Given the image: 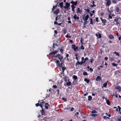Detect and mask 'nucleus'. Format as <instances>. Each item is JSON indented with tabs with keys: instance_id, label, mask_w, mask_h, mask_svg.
Returning a JSON list of instances; mask_svg holds the SVG:
<instances>
[{
	"instance_id": "f257e3e1",
	"label": "nucleus",
	"mask_w": 121,
	"mask_h": 121,
	"mask_svg": "<svg viewBox=\"0 0 121 121\" xmlns=\"http://www.w3.org/2000/svg\"><path fill=\"white\" fill-rule=\"evenodd\" d=\"M89 15L88 14L86 13L83 15V20L84 22V23L86 22L88 20L89 18Z\"/></svg>"
},
{
	"instance_id": "f03ea898",
	"label": "nucleus",
	"mask_w": 121,
	"mask_h": 121,
	"mask_svg": "<svg viewBox=\"0 0 121 121\" xmlns=\"http://www.w3.org/2000/svg\"><path fill=\"white\" fill-rule=\"evenodd\" d=\"M70 4L66 2L65 5L64 6V8L66 10H68L70 9Z\"/></svg>"
},
{
	"instance_id": "7ed1b4c3",
	"label": "nucleus",
	"mask_w": 121,
	"mask_h": 121,
	"mask_svg": "<svg viewBox=\"0 0 121 121\" xmlns=\"http://www.w3.org/2000/svg\"><path fill=\"white\" fill-rule=\"evenodd\" d=\"M53 56L54 57H58V58L60 59V61H61V60L62 59V56H61L59 54H57L56 55L55 54H54Z\"/></svg>"
},
{
	"instance_id": "20e7f679",
	"label": "nucleus",
	"mask_w": 121,
	"mask_h": 121,
	"mask_svg": "<svg viewBox=\"0 0 121 121\" xmlns=\"http://www.w3.org/2000/svg\"><path fill=\"white\" fill-rule=\"evenodd\" d=\"M60 62H59L58 60H56V62L57 64L58 65L60 66H61L62 64V62L61 61H60Z\"/></svg>"
},
{
	"instance_id": "39448f33",
	"label": "nucleus",
	"mask_w": 121,
	"mask_h": 121,
	"mask_svg": "<svg viewBox=\"0 0 121 121\" xmlns=\"http://www.w3.org/2000/svg\"><path fill=\"white\" fill-rule=\"evenodd\" d=\"M76 12L77 13H79L81 14L82 13V10H80V9L79 8H78L76 10Z\"/></svg>"
},
{
	"instance_id": "423d86ee",
	"label": "nucleus",
	"mask_w": 121,
	"mask_h": 121,
	"mask_svg": "<svg viewBox=\"0 0 121 121\" xmlns=\"http://www.w3.org/2000/svg\"><path fill=\"white\" fill-rule=\"evenodd\" d=\"M111 1L110 0H108L107 1L106 5L108 6H109L111 4Z\"/></svg>"
},
{
	"instance_id": "0eeeda50",
	"label": "nucleus",
	"mask_w": 121,
	"mask_h": 121,
	"mask_svg": "<svg viewBox=\"0 0 121 121\" xmlns=\"http://www.w3.org/2000/svg\"><path fill=\"white\" fill-rule=\"evenodd\" d=\"M85 62V60H84L82 62H80L79 61H77L76 64V66L77 65H81L82 64H84Z\"/></svg>"
},
{
	"instance_id": "6e6552de",
	"label": "nucleus",
	"mask_w": 121,
	"mask_h": 121,
	"mask_svg": "<svg viewBox=\"0 0 121 121\" xmlns=\"http://www.w3.org/2000/svg\"><path fill=\"white\" fill-rule=\"evenodd\" d=\"M102 80L101 77L100 76H98L96 77V81H100Z\"/></svg>"
},
{
	"instance_id": "1a4fd4ad",
	"label": "nucleus",
	"mask_w": 121,
	"mask_h": 121,
	"mask_svg": "<svg viewBox=\"0 0 121 121\" xmlns=\"http://www.w3.org/2000/svg\"><path fill=\"white\" fill-rule=\"evenodd\" d=\"M119 18L117 17H115L114 19V21L116 22V24L117 25H118L119 24V22L118 21Z\"/></svg>"
},
{
	"instance_id": "9d476101",
	"label": "nucleus",
	"mask_w": 121,
	"mask_h": 121,
	"mask_svg": "<svg viewBox=\"0 0 121 121\" xmlns=\"http://www.w3.org/2000/svg\"><path fill=\"white\" fill-rule=\"evenodd\" d=\"M59 12L60 10L59 9H57L54 12V14L57 15L58 13Z\"/></svg>"
},
{
	"instance_id": "9b49d317",
	"label": "nucleus",
	"mask_w": 121,
	"mask_h": 121,
	"mask_svg": "<svg viewBox=\"0 0 121 121\" xmlns=\"http://www.w3.org/2000/svg\"><path fill=\"white\" fill-rule=\"evenodd\" d=\"M115 89L118 90L119 91H121V87L120 86H116Z\"/></svg>"
},
{
	"instance_id": "f8f14e48",
	"label": "nucleus",
	"mask_w": 121,
	"mask_h": 121,
	"mask_svg": "<svg viewBox=\"0 0 121 121\" xmlns=\"http://www.w3.org/2000/svg\"><path fill=\"white\" fill-rule=\"evenodd\" d=\"M100 19L103 23H104V25H105V23L106 22V21L105 19H103L102 18H100Z\"/></svg>"
},
{
	"instance_id": "ddd939ff",
	"label": "nucleus",
	"mask_w": 121,
	"mask_h": 121,
	"mask_svg": "<svg viewBox=\"0 0 121 121\" xmlns=\"http://www.w3.org/2000/svg\"><path fill=\"white\" fill-rule=\"evenodd\" d=\"M73 18L75 20L77 19V20H78L79 17H77V15L76 14H75L73 16Z\"/></svg>"
},
{
	"instance_id": "4468645a",
	"label": "nucleus",
	"mask_w": 121,
	"mask_h": 121,
	"mask_svg": "<svg viewBox=\"0 0 121 121\" xmlns=\"http://www.w3.org/2000/svg\"><path fill=\"white\" fill-rule=\"evenodd\" d=\"M42 108V110L40 111V112L41 113V114L42 115H44L45 114V112L44 111V110L43 108V106H40Z\"/></svg>"
},
{
	"instance_id": "2eb2a0df",
	"label": "nucleus",
	"mask_w": 121,
	"mask_h": 121,
	"mask_svg": "<svg viewBox=\"0 0 121 121\" xmlns=\"http://www.w3.org/2000/svg\"><path fill=\"white\" fill-rule=\"evenodd\" d=\"M95 13V11L94 10H93L92 11H91V12L90 13L91 16V17L93 15V14L94 13Z\"/></svg>"
},
{
	"instance_id": "dca6fc26",
	"label": "nucleus",
	"mask_w": 121,
	"mask_h": 121,
	"mask_svg": "<svg viewBox=\"0 0 121 121\" xmlns=\"http://www.w3.org/2000/svg\"><path fill=\"white\" fill-rule=\"evenodd\" d=\"M70 3L72 4H74L76 6L77 5V1L74 2L73 1H71Z\"/></svg>"
},
{
	"instance_id": "f3484780",
	"label": "nucleus",
	"mask_w": 121,
	"mask_h": 121,
	"mask_svg": "<svg viewBox=\"0 0 121 121\" xmlns=\"http://www.w3.org/2000/svg\"><path fill=\"white\" fill-rule=\"evenodd\" d=\"M71 7L72 8V10L73 11H74V9L75 8V7L73 5H72L71 6Z\"/></svg>"
},
{
	"instance_id": "a211bd4d",
	"label": "nucleus",
	"mask_w": 121,
	"mask_h": 121,
	"mask_svg": "<svg viewBox=\"0 0 121 121\" xmlns=\"http://www.w3.org/2000/svg\"><path fill=\"white\" fill-rule=\"evenodd\" d=\"M107 85V83H105L103 84V86L102 87H105Z\"/></svg>"
},
{
	"instance_id": "6ab92c4d",
	"label": "nucleus",
	"mask_w": 121,
	"mask_h": 121,
	"mask_svg": "<svg viewBox=\"0 0 121 121\" xmlns=\"http://www.w3.org/2000/svg\"><path fill=\"white\" fill-rule=\"evenodd\" d=\"M94 1H93L92 2V4L93 5H91V7H95L96 6V5H95L94 4Z\"/></svg>"
},
{
	"instance_id": "aec40b11",
	"label": "nucleus",
	"mask_w": 121,
	"mask_h": 121,
	"mask_svg": "<svg viewBox=\"0 0 121 121\" xmlns=\"http://www.w3.org/2000/svg\"><path fill=\"white\" fill-rule=\"evenodd\" d=\"M84 80L87 83H88L90 82V81L86 78H85L84 79Z\"/></svg>"
},
{
	"instance_id": "412c9836",
	"label": "nucleus",
	"mask_w": 121,
	"mask_h": 121,
	"mask_svg": "<svg viewBox=\"0 0 121 121\" xmlns=\"http://www.w3.org/2000/svg\"><path fill=\"white\" fill-rule=\"evenodd\" d=\"M63 2H62L61 3H60L59 4V5L61 7H63Z\"/></svg>"
},
{
	"instance_id": "4be33fe9",
	"label": "nucleus",
	"mask_w": 121,
	"mask_h": 121,
	"mask_svg": "<svg viewBox=\"0 0 121 121\" xmlns=\"http://www.w3.org/2000/svg\"><path fill=\"white\" fill-rule=\"evenodd\" d=\"M109 37L111 39H113L114 38L113 36L112 35H110L109 36Z\"/></svg>"
},
{
	"instance_id": "5701e85b",
	"label": "nucleus",
	"mask_w": 121,
	"mask_h": 121,
	"mask_svg": "<svg viewBox=\"0 0 121 121\" xmlns=\"http://www.w3.org/2000/svg\"><path fill=\"white\" fill-rule=\"evenodd\" d=\"M92 97L91 96H89L88 97V100H91L92 99Z\"/></svg>"
},
{
	"instance_id": "b1692460",
	"label": "nucleus",
	"mask_w": 121,
	"mask_h": 121,
	"mask_svg": "<svg viewBox=\"0 0 121 121\" xmlns=\"http://www.w3.org/2000/svg\"><path fill=\"white\" fill-rule=\"evenodd\" d=\"M113 53L115 54L116 55H117L118 56H119V53L116 52H114Z\"/></svg>"
},
{
	"instance_id": "393cba45",
	"label": "nucleus",
	"mask_w": 121,
	"mask_h": 121,
	"mask_svg": "<svg viewBox=\"0 0 121 121\" xmlns=\"http://www.w3.org/2000/svg\"><path fill=\"white\" fill-rule=\"evenodd\" d=\"M48 106H50V105L48 103H46V109H48Z\"/></svg>"
},
{
	"instance_id": "a878e982",
	"label": "nucleus",
	"mask_w": 121,
	"mask_h": 121,
	"mask_svg": "<svg viewBox=\"0 0 121 121\" xmlns=\"http://www.w3.org/2000/svg\"><path fill=\"white\" fill-rule=\"evenodd\" d=\"M73 78L74 79H76L77 78V77L75 75H74L73 76Z\"/></svg>"
},
{
	"instance_id": "bb28decb",
	"label": "nucleus",
	"mask_w": 121,
	"mask_h": 121,
	"mask_svg": "<svg viewBox=\"0 0 121 121\" xmlns=\"http://www.w3.org/2000/svg\"><path fill=\"white\" fill-rule=\"evenodd\" d=\"M83 74L85 75H88L87 73L85 72H84L83 73Z\"/></svg>"
},
{
	"instance_id": "cd10ccee",
	"label": "nucleus",
	"mask_w": 121,
	"mask_h": 121,
	"mask_svg": "<svg viewBox=\"0 0 121 121\" xmlns=\"http://www.w3.org/2000/svg\"><path fill=\"white\" fill-rule=\"evenodd\" d=\"M91 113H97V112L95 110H93L91 111Z\"/></svg>"
},
{
	"instance_id": "c85d7f7f",
	"label": "nucleus",
	"mask_w": 121,
	"mask_h": 121,
	"mask_svg": "<svg viewBox=\"0 0 121 121\" xmlns=\"http://www.w3.org/2000/svg\"><path fill=\"white\" fill-rule=\"evenodd\" d=\"M98 115L97 114H92L91 115V116L95 117L96 116H97Z\"/></svg>"
},
{
	"instance_id": "c756f323",
	"label": "nucleus",
	"mask_w": 121,
	"mask_h": 121,
	"mask_svg": "<svg viewBox=\"0 0 121 121\" xmlns=\"http://www.w3.org/2000/svg\"><path fill=\"white\" fill-rule=\"evenodd\" d=\"M57 51H54L52 52V54H56V53H57Z\"/></svg>"
},
{
	"instance_id": "7c9ffc66",
	"label": "nucleus",
	"mask_w": 121,
	"mask_h": 121,
	"mask_svg": "<svg viewBox=\"0 0 121 121\" xmlns=\"http://www.w3.org/2000/svg\"><path fill=\"white\" fill-rule=\"evenodd\" d=\"M66 68L65 67H62V72H63L66 69Z\"/></svg>"
},
{
	"instance_id": "2f4dec72",
	"label": "nucleus",
	"mask_w": 121,
	"mask_h": 121,
	"mask_svg": "<svg viewBox=\"0 0 121 121\" xmlns=\"http://www.w3.org/2000/svg\"><path fill=\"white\" fill-rule=\"evenodd\" d=\"M78 49V47H75L74 48H73V50L75 51H76Z\"/></svg>"
},
{
	"instance_id": "473e14b6",
	"label": "nucleus",
	"mask_w": 121,
	"mask_h": 121,
	"mask_svg": "<svg viewBox=\"0 0 121 121\" xmlns=\"http://www.w3.org/2000/svg\"><path fill=\"white\" fill-rule=\"evenodd\" d=\"M66 84L68 86H69L70 85L71 83L69 82H67Z\"/></svg>"
},
{
	"instance_id": "72a5a7b5",
	"label": "nucleus",
	"mask_w": 121,
	"mask_h": 121,
	"mask_svg": "<svg viewBox=\"0 0 121 121\" xmlns=\"http://www.w3.org/2000/svg\"><path fill=\"white\" fill-rule=\"evenodd\" d=\"M62 99L65 101H66L67 99L66 98H63Z\"/></svg>"
},
{
	"instance_id": "f704fd0d",
	"label": "nucleus",
	"mask_w": 121,
	"mask_h": 121,
	"mask_svg": "<svg viewBox=\"0 0 121 121\" xmlns=\"http://www.w3.org/2000/svg\"><path fill=\"white\" fill-rule=\"evenodd\" d=\"M90 20H91V24H93V20L92 18L90 19Z\"/></svg>"
},
{
	"instance_id": "c9c22d12",
	"label": "nucleus",
	"mask_w": 121,
	"mask_h": 121,
	"mask_svg": "<svg viewBox=\"0 0 121 121\" xmlns=\"http://www.w3.org/2000/svg\"><path fill=\"white\" fill-rule=\"evenodd\" d=\"M106 102L107 103V104H108V105H110V102L108 100H106Z\"/></svg>"
},
{
	"instance_id": "e433bc0d",
	"label": "nucleus",
	"mask_w": 121,
	"mask_h": 121,
	"mask_svg": "<svg viewBox=\"0 0 121 121\" xmlns=\"http://www.w3.org/2000/svg\"><path fill=\"white\" fill-rule=\"evenodd\" d=\"M80 48L81 49H82V50H84V47L83 46V45H82L81 47Z\"/></svg>"
},
{
	"instance_id": "4c0bfd02",
	"label": "nucleus",
	"mask_w": 121,
	"mask_h": 121,
	"mask_svg": "<svg viewBox=\"0 0 121 121\" xmlns=\"http://www.w3.org/2000/svg\"><path fill=\"white\" fill-rule=\"evenodd\" d=\"M112 2L114 4H116L117 3V1L115 0H113L112 1Z\"/></svg>"
},
{
	"instance_id": "58836bf2",
	"label": "nucleus",
	"mask_w": 121,
	"mask_h": 121,
	"mask_svg": "<svg viewBox=\"0 0 121 121\" xmlns=\"http://www.w3.org/2000/svg\"><path fill=\"white\" fill-rule=\"evenodd\" d=\"M112 64L114 66H116L117 65L116 64L114 63H112Z\"/></svg>"
},
{
	"instance_id": "ea45409f",
	"label": "nucleus",
	"mask_w": 121,
	"mask_h": 121,
	"mask_svg": "<svg viewBox=\"0 0 121 121\" xmlns=\"http://www.w3.org/2000/svg\"><path fill=\"white\" fill-rule=\"evenodd\" d=\"M112 17L111 16V15H109V18H108L109 19H112Z\"/></svg>"
},
{
	"instance_id": "a19ab883",
	"label": "nucleus",
	"mask_w": 121,
	"mask_h": 121,
	"mask_svg": "<svg viewBox=\"0 0 121 121\" xmlns=\"http://www.w3.org/2000/svg\"><path fill=\"white\" fill-rule=\"evenodd\" d=\"M117 107L118 108H119V111H120L121 109V108L119 106H118Z\"/></svg>"
},
{
	"instance_id": "79ce46f5",
	"label": "nucleus",
	"mask_w": 121,
	"mask_h": 121,
	"mask_svg": "<svg viewBox=\"0 0 121 121\" xmlns=\"http://www.w3.org/2000/svg\"><path fill=\"white\" fill-rule=\"evenodd\" d=\"M110 60L111 61H113L114 60V59L113 58H110Z\"/></svg>"
},
{
	"instance_id": "37998d69",
	"label": "nucleus",
	"mask_w": 121,
	"mask_h": 121,
	"mask_svg": "<svg viewBox=\"0 0 121 121\" xmlns=\"http://www.w3.org/2000/svg\"><path fill=\"white\" fill-rule=\"evenodd\" d=\"M98 34H99V35L98 36H99V37H99V38H101V35L99 33H98Z\"/></svg>"
},
{
	"instance_id": "c03bdc74",
	"label": "nucleus",
	"mask_w": 121,
	"mask_h": 121,
	"mask_svg": "<svg viewBox=\"0 0 121 121\" xmlns=\"http://www.w3.org/2000/svg\"><path fill=\"white\" fill-rule=\"evenodd\" d=\"M117 120L119 121H121V117L120 118H118Z\"/></svg>"
},
{
	"instance_id": "a18cd8bd",
	"label": "nucleus",
	"mask_w": 121,
	"mask_h": 121,
	"mask_svg": "<svg viewBox=\"0 0 121 121\" xmlns=\"http://www.w3.org/2000/svg\"><path fill=\"white\" fill-rule=\"evenodd\" d=\"M94 60H93V59H92L91 60V63H93V62L94 61Z\"/></svg>"
},
{
	"instance_id": "49530a36",
	"label": "nucleus",
	"mask_w": 121,
	"mask_h": 121,
	"mask_svg": "<svg viewBox=\"0 0 121 121\" xmlns=\"http://www.w3.org/2000/svg\"><path fill=\"white\" fill-rule=\"evenodd\" d=\"M90 70L91 72H92L93 71V69L91 68H90Z\"/></svg>"
},
{
	"instance_id": "de8ad7c7",
	"label": "nucleus",
	"mask_w": 121,
	"mask_h": 121,
	"mask_svg": "<svg viewBox=\"0 0 121 121\" xmlns=\"http://www.w3.org/2000/svg\"><path fill=\"white\" fill-rule=\"evenodd\" d=\"M79 114V112H77L75 114V116H77V115Z\"/></svg>"
},
{
	"instance_id": "09e8293b",
	"label": "nucleus",
	"mask_w": 121,
	"mask_h": 121,
	"mask_svg": "<svg viewBox=\"0 0 121 121\" xmlns=\"http://www.w3.org/2000/svg\"><path fill=\"white\" fill-rule=\"evenodd\" d=\"M96 22H98V17H97L96 18Z\"/></svg>"
},
{
	"instance_id": "8fccbe9b",
	"label": "nucleus",
	"mask_w": 121,
	"mask_h": 121,
	"mask_svg": "<svg viewBox=\"0 0 121 121\" xmlns=\"http://www.w3.org/2000/svg\"><path fill=\"white\" fill-rule=\"evenodd\" d=\"M84 57H82V62L83 61H84Z\"/></svg>"
},
{
	"instance_id": "3c124183",
	"label": "nucleus",
	"mask_w": 121,
	"mask_h": 121,
	"mask_svg": "<svg viewBox=\"0 0 121 121\" xmlns=\"http://www.w3.org/2000/svg\"><path fill=\"white\" fill-rule=\"evenodd\" d=\"M88 60V58L87 57H86L85 58V60H85V61Z\"/></svg>"
},
{
	"instance_id": "603ef678",
	"label": "nucleus",
	"mask_w": 121,
	"mask_h": 121,
	"mask_svg": "<svg viewBox=\"0 0 121 121\" xmlns=\"http://www.w3.org/2000/svg\"><path fill=\"white\" fill-rule=\"evenodd\" d=\"M65 36L67 38L68 37H69V38L71 37V36H69L68 35H66Z\"/></svg>"
},
{
	"instance_id": "864d4df0",
	"label": "nucleus",
	"mask_w": 121,
	"mask_h": 121,
	"mask_svg": "<svg viewBox=\"0 0 121 121\" xmlns=\"http://www.w3.org/2000/svg\"><path fill=\"white\" fill-rule=\"evenodd\" d=\"M53 87L54 88H57V86L55 85H53Z\"/></svg>"
},
{
	"instance_id": "5fc2aeb1",
	"label": "nucleus",
	"mask_w": 121,
	"mask_h": 121,
	"mask_svg": "<svg viewBox=\"0 0 121 121\" xmlns=\"http://www.w3.org/2000/svg\"><path fill=\"white\" fill-rule=\"evenodd\" d=\"M86 11L88 12V13H89V12L90 11V10H89V9H87L86 10Z\"/></svg>"
},
{
	"instance_id": "6e6d98bb",
	"label": "nucleus",
	"mask_w": 121,
	"mask_h": 121,
	"mask_svg": "<svg viewBox=\"0 0 121 121\" xmlns=\"http://www.w3.org/2000/svg\"><path fill=\"white\" fill-rule=\"evenodd\" d=\"M56 44H54L53 43V48H55L54 47V46H56Z\"/></svg>"
},
{
	"instance_id": "4d7b16f0",
	"label": "nucleus",
	"mask_w": 121,
	"mask_h": 121,
	"mask_svg": "<svg viewBox=\"0 0 121 121\" xmlns=\"http://www.w3.org/2000/svg\"><path fill=\"white\" fill-rule=\"evenodd\" d=\"M74 108H72L70 109L71 111H73V110Z\"/></svg>"
},
{
	"instance_id": "13d9d810",
	"label": "nucleus",
	"mask_w": 121,
	"mask_h": 121,
	"mask_svg": "<svg viewBox=\"0 0 121 121\" xmlns=\"http://www.w3.org/2000/svg\"><path fill=\"white\" fill-rule=\"evenodd\" d=\"M108 59V58L107 57H105V59L106 60H107Z\"/></svg>"
},
{
	"instance_id": "bf43d9fd",
	"label": "nucleus",
	"mask_w": 121,
	"mask_h": 121,
	"mask_svg": "<svg viewBox=\"0 0 121 121\" xmlns=\"http://www.w3.org/2000/svg\"><path fill=\"white\" fill-rule=\"evenodd\" d=\"M54 24H57V22L56 21H55L54 22Z\"/></svg>"
},
{
	"instance_id": "052dcab7",
	"label": "nucleus",
	"mask_w": 121,
	"mask_h": 121,
	"mask_svg": "<svg viewBox=\"0 0 121 121\" xmlns=\"http://www.w3.org/2000/svg\"><path fill=\"white\" fill-rule=\"evenodd\" d=\"M54 32L56 34H57V31L56 30H55Z\"/></svg>"
},
{
	"instance_id": "680f3d73",
	"label": "nucleus",
	"mask_w": 121,
	"mask_h": 121,
	"mask_svg": "<svg viewBox=\"0 0 121 121\" xmlns=\"http://www.w3.org/2000/svg\"><path fill=\"white\" fill-rule=\"evenodd\" d=\"M60 50L61 52H62L63 51V50L62 49H60Z\"/></svg>"
},
{
	"instance_id": "e2e57ef3",
	"label": "nucleus",
	"mask_w": 121,
	"mask_h": 121,
	"mask_svg": "<svg viewBox=\"0 0 121 121\" xmlns=\"http://www.w3.org/2000/svg\"><path fill=\"white\" fill-rule=\"evenodd\" d=\"M88 94V93H86V94H84V95L85 96H86V95H87Z\"/></svg>"
},
{
	"instance_id": "0e129e2a",
	"label": "nucleus",
	"mask_w": 121,
	"mask_h": 121,
	"mask_svg": "<svg viewBox=\"0 0 121 121\" xmlns=\"http://www.w3.org/2000/svg\"><path fill=\"white\" fill-rule=\"evenodd\" d=\"M115 96L116 97V98H117L118 97V96L117 95H115Z\"/></svg>"
},
{
	"instance_id": "69168bd1",
	"label": "nucleus",
	"mask_w": 121,
	"mask_h": 121,
	"mask_svg": "<svg viewBox=\"0 0 121 121\" xmlns=\"http://www.w3.org/2000/svg\"><path fill=\"white\" fill-rule=\"evenodd\" d=\"M98 33H98V34H96V36H98L99 35V34Z\"/></svg>"
},
{
	"instance_id": "338daca9",
	"label": "nucleus",
	"mask_w": 121,
	"mask_h": 121,
	"mask_svg": "<svg viewBox=\"0 0 121 121\" xmlns=\"http://www.w3.org/2000/svg\"><path fill=\"white\" fill-rule=\"evenodd\" d=\"M117 36H119V34L118 33H117Z\"/></svg>"
},
{
	"instance_id": "774afa93",
	"label": "nucleus",
	"mask_w": 121,
	"mask_h": 121,
	"mask_svg": "<svg viewBox=\"0 0 121 121\" xmlns=\"http://www.w3.org/2000/svg\"><path fill=\"white\" fill-rule=\"evenodd\" d=\"M55 8V6H53V9H54Z\"/></svg>"
}]
</instances>
